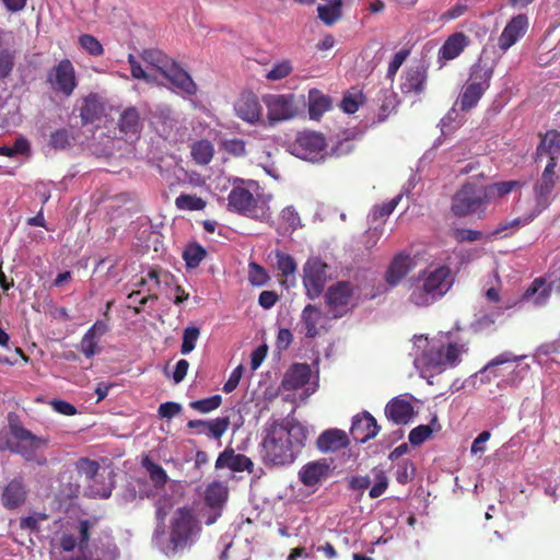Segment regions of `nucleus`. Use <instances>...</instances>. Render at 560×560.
<instances>
[{"mask_svg": "<svg viewBox=\"0 0 560 560\" xmlns=\"http://www.w3.org/2000/svg\"><path fill=\"white\" fill-rule=\"evenodd\" d=\"M308 430L291 419L273 421L264 430L260 456L267 466H285L294 463L305 447Z\"/></svg>", "mask_w": 560, "mask_h": 560, "instance_id": "nucleus-1", "label": "nucleus"}, {"mask_svg": "<svg viewBox=\"0 0 560 560\" xmlns=\"http://www.w3.org/2000/svg\"><path fill=\"white\" fill-rule=\"evenodd\" d=\"M523 185L520 180H504L488 185L466 180L452 197L451 212L456 218L477 215L483 219L491 202L505 197Z\"/></svg>", "mask_w": 560, "mask_h": 560, "instance_id": "nucleus-2", "label": "nucleus"}, {"mask_svg": "<svg viewBox=\"0 0 560 560\" xmlns=\"http://www.w3.org/2000/svg\"><path fill=\"white\" fill-rule=\"evenodd\" d=\"M8 420L11 438L0 435V451H10L22 456L26 462L36 460L38 465H45L47 463L46 458H36V453L48 445L49 439L32 433L13 413L9 415Z\"/></svg>", "mask_w": 560, "mask_h": 560, "instance_id": "nucleus-3", "label": "nucleus"}, {"mask_svg": "<svg viewBox=\"0 0 560 560\" xmlns=\"http://www.w3.org/2000/svg\"><path fill=\"white\" fill-rule=\"evenodd\" d=\"M453 285L452 271L447 266L422 271L412 281L409 301L417 306H429L444 296Z\"/></svg>", "mask_w": 560, "mask_h": 560, "instance_id": "nucleus-4", "label": "nucleus"}, {"mask_svg": "<svg viewBox=\"0 0 560 560\" xmlns=\"http://www.w3.org/2000/svg\"><path fill=\"white\" fill-rule=\"evenodd\" d=\"M493 69L485 63H475L470 69L469 78L463 86L457 104L460 110L468 112L474 108L490 86Z\"/></svg>", "mask_w": 560, "mask_h": 560, "instance_id": "nucleus-5", "label": "nucleus"}, {"mask_svg": "<svg viewBox=\"0 0 560 560\" xmlns=\"http://www.w3.org/2000/svg\"><path fill=\"white\" fill-rule=\"evenodd\" d=\"M228 201L229 209L240 214L260 221L270 218L267 201L255 198L248 189L242 186H235L231 189Z\"/></svg>", "mask_w": 560, "mask_h": 560, "instance_id": "nucleus-6", "label": "nucleus"}, {"mask_svg": "<svg viewBox=\"0 0 560 560\" xmlns=\"http://www.w3.org/2000/svg\"><path fill=\"white\" fill-rule=\"evenodd\" d=\"M556 166L557 161L552 156L545 170L541 173V176L535 182L533 186V195H534V201L535 205L533 209L529 211V213L536 219L540 213H542L546 209L549 208L551 202L555 199L553 190L557 183V175H556Z\"/></svg>", "mask_w": 560, "mask_h": 560, "instance_id": "nucleus-7", "label": "nucleus"}, {"mask_svg": "<svg viewBox=\"0 0 560 560\" xmlns=\"http://www.w3.org/2000/svg\"><path fill=\"white\" fill-rule=\"evenodd\" d=\"M46 83L52 92L70 97L78 88L75 68L68 58L61 59L47 71Z\"/></svg>", "mask_w": 560, "mask_h": 560, "instance_id": "nucleus-8", "label": "nucleus"}, {"mask_svg": "<svg viewBox=\"0 0 560 560\" xmlns=\"http://www.w3.org/2000/svg\"><path fill=\"white\" fill-rule=\"evenodd\" d=\"M353 296L354 285L350 281L341 280L328 287L324 299L331 316L341 318L355 306Z\"/></svg>", "mask_w": 560, "mask_h": 560, "instance_id": "nucleus-9", "label": "nucleus"}, {"mask_svg": "<svg viewBox=\"0 0 560 560\" xmlns=\"http://www.w3.org/2000/svg\"><path fill=\"white\" fill-rule=\"evenodd\" d=\"M326 148V139L322 133L303 131L290 144V152L302 160L315 162L324 159Z\"/></svg>", "mask_w": 560, "mask_h": 560, "instance_id": "nucleus-10", "label": "nucleus"}, {"mask_svg": "<svg viewBox=\"0 0 560 560\" xmlns=\"http://www.w3.org/2000/svg\"><path fill=\"white\" fill-rule=\"evenodd\" d=\"M468 348L466 345L450 342L439 347H431L424 352L425 364L439 372L447 368H455L460 362V355L466 353Z\"/></svg>", "mask_w": 560, "mask_h": 560, "instance_id": "nucleus-11", "label": "nucleus"}, {"mask_svg": "<svg viewBox=\"0 0 560 560\" xmlns=\"http://www.w3.org/2000/svg\"><path fill=\"white\" fill-rule=\"evenodd\" d=\"M327 264L318 257H311L303 267V285L311 300L319 298L327 282Z\"/></svg>", "mask_w": 560, "mask_h": 560, "instance_id": "nucleus-12", "label": "nucleus"}, {"mask_svg": "<svg viewBox=\"0 0 560 560\" xmlns=\"http://www.w3.org/2000/svg\"><path fill=\"white\" fill-rule=\"evenodd\" d=\"M197 527L191 509H177L172 518L170 533V541L174 548L186 547Z\"/></svg>", "mask_w": 560, "mask_h": 560, "instance_id": "nucleus-13", "label": "nucleus"}, {"mask_svg": "<svg viewBox=\"0 0 560 560\" xmlns=\"http://www.w3.org/2000/svg\"><path fill=\"white\" fill-rule=\"evenodd\" d=\"M269 125L295 117L299 108L293 94H271L264 98Z\"/></svg>", "mask_w": 560, "mask_h": 560, "instance_id": "nucleus-14", "label": "nucleus"}, {"mask_svg": "<svg viewBox=\"0 0 560 560\" xmlns=\"http://www.w3.org/2000/svg\"><path fill=\"white\" fill-rule=\"evenodd\" d=\"M381 431L376 419L369 412L362 411L353 417L350 434L357 443H366Z\"/></svg>", "mask_w": 560, "mask_h": 560, "instance_id": "nucleus-15", "label": "nucleus"}, {"mask_svg": "<svg viewBox=\"0 0 560 560\" xmlns=\"http://www.w3.org/2000/svg\"><path fill=\"white\" fill-rule=\"evenodd\" d=\"M400 80L399 88L402 94H421L428 80V67L423 63L408 67Z\"/></svg>", "mask_w": 560, "mask_h": 560, "instance_id": "nucleus-16", "label": "nucleus"}, {"mask_svg": "<svg viewBox=\"0 0 560 560\" xmlns=\"http://www.w3.org/2000/svg\"><path fill=\"white\" fill-rule=\"evenodd\" d=\"M109 330V326L106 320H96L81 338L78 349L84 354L85 358L91 359L96 354L101 353L102 348L100 347L101 338Z\"/></svg>", "mask_w": 560, "mask_h": 560, "instance_id": "nucleus-17", "label": "nucleus"}, {"mask_svg": "<svg viewBox=\"0 0 560 560\" xmlns=\"http://www.w3.org/2000/svg\"><path fill=\"white\" fill-rule=\"evenodd\" d=\"M528 30V18L525 14L513 16L503 28L498 45L503 51L511 48Z\"/></svg>", "mask_w": 560, "mask_h": 560, "instance_id": "nucleus-18", "label": "nucleus"}, {"mask_svg": "<svg viewBox=\"0 0 560 560\" xmlns=\"http://www.w3.org/2000/svg\"><path fill=\"white\" fill-rule=\"evenodd\" d=\"M173 86L182 94L192 96L197 93V84L190 77V74L184 70L176 61H172L171 65L162 73Z\"/></svg>", "mask_w": 560, "mask_h": 560, "instance_id": "nucleus-19", "label": "nucleus"}, {"mask_svg": "<svg viewBox=\"0 0 560 560\" xmlns=\"http://www.w3.org/2000/svg\"><path fill=\"white\" fill-rule=\"evenodd\" d=\"M235 112L242 120L255 124L260 121L262 107L257 95L252 92L243 93L235 104Z\"/></svg>", "mask_w": 560, "mask_h": 560, "instance_id": "nucleus-20", "label": "nucleus"}, {"mask_svg": "<svg viewBox=\"0 0 560 560\" xmlns=\"http://www.w3.org/2000/svg\"><path fill=\"white\" fill-rule=\"evenodd\" d=\"M386 418L397 425H405L415 416V409L410 401L400 396L390 399L385 406Z\"/></svg>", "mask_w": 560, "mask_h": 560, "instance_id": "nucleus-21", "label": "nucleus"}, {"mask_svg": "<svg viewBox=\"0 0 560 560\" xmlns=\"http://www.w3.org/2000/svg\"><path fill=\"white\" fill-rule=\"evenodd\" d=\"M330 467L326 459L313 460L299 470V479L306 487H314L329 476Z\"/></svg>", "mask_w": 560, "mask_h": 560, "instance_id": "nucleus-22", "label": "nucleus"}, {"mask_svg": "<svg viewBox=\"0 0 560 560\" xmlns=\"http://www.w3.org/2000/svg\"><path fill=\"white\" fill-rule=\"evenodd\" d=\"M27 497V488L23 477H15L3 488L1 502L8 510L21 506Z\"/></svg>", "mask_w": 560, "mask_h": 560, "instance_id": "nucleus-23", "label": "nucleus"}, {"mask_svg": "<svg viewBox=\"0 0 560 560\" xmlns=\"http://www.w3.org/2000/svg\"><path fill=\"white\" fill-rule=\"evenodd\" d=\"M413 259L407 253H399L392 259L386 272L385 281L390 285H397L412 269Z\"/></svg>", "mask_w": 560, "mask_h": 560, "instance_id": "nucleus-24", "label": "nucleus"}, {"mask_svg": "<svg viewBox=\"0 0 560 560\" xmlns=\"http://www.w3.org/2000/svg\"><path fill=\"white\" fill-rule=\"evenodd\" d=\"M469 43L470 40L468 36L463 32H456L450 35L438 52V59L441 62V66H443L445 61L457 58Z\"/></svg>", "mask_w": 560, "mask_h": 560, "instance_id": "nucleus-25", "label": "nucleus"}, {"mask_svg": "<svg viewBox=\"0 0 560 560\" xmlns=\"http://www.w3.org/2000/svg\"><path fill=\"white\" fill-rule=\"evenodd\" d=\"M350 444L348 434L340 429H328L322 432L316 446L322 453H331L346 448Z\"/></svg>", "mask_w": 560, "mask_h": 560, "instance_id": "nucleus-26", "label": "nucleus"}, {"mask_svg": "<svg viewBox=\"0 0 560 560\" xmlns=\"http://www.w3.org/2000/svg\"><path fill=\"white\" fill-rule=\"evenodd\" d=\"M312 371L307 363H293L284 373L281 387L284 390H296L308 383Z\"/></svg>", "mask_w": 560, "mask_h": 560, "instance_id": "nucleus-27", "label": "nucleus"}, {"mask_svg": "<svg viewBox=\"0 0 560 560\" xmlns=\"http://www.w3.org/2000/svg\"><path fill=\"white\" fill-rule=\"evenodd\" d=\"M119 132L126 138H138L142 128V120L136 107H128L121 112L117 122Z\"/></svg>", "mask_w": 560, "mask_h": 560, "instance_id": "nucleus-28", "label": "nucleus"}, {"mask_svg": "<svg viewBox=\"0 0 560 560\" xmlns=\"http://www.w3.org/2000/svg\"><path fill=\"white\" fill-rule=\"evenodd\" d=\"M253 462L243 454H235L233 450L223 451L215 460V468H230L233 471H252Z\"/></svg>", "mask_w": 560, "mask_h": 560, "instance_id": "nucleus-29", "label": "nucleus"}, {"mask_svg": "<svg viewBox=\"0 0 560 560\" xmlns=\"http://www.w3.org/2000/svg\"><path fill=\"white\" fill-rule=\"evenodd\" d=\"M229 417H219L213 420L195 419L187 422L189 429H197L199 425H207V434L210 438L220 440L230 427Z\"/></svg>", "mask_w": 560, "mask_h": 560, "instance_id": "nucleus-30", "label": "nucleus"}, {"mask_svg": "<svg viewBox=\"0 0 560 560\" xmlns=\"http://www.w3.org/2000/svg\"><path fill=\"white\" fill-rule=\"evenodd\" d=\"M104 112V106L96 94H89L84 97L80 108V118L83 125L98 120Z\"/></svg>", "mask_w": 560, "mask_h": 560, "instance_id": "nucleus-31", "label": "nucleus"}, {"mask_svg": "<svg viewBox=\"0 0 560 560\" xmlns=\"http://www.w3.org/2000/svg\"><path fill=\"white\" fill-rule=\"evenodd\" d=\"M331 108V100L317 89L308 91V115L311 119H319Z\"/></svg>", "mask_w": 560, "mask_h": 560, "instance_id": "nucleus-32", "label": "nucleus"}, {"mask_svg": "<svg viewBox=\"0 0 560 560\" xmlns=\"http://www.w3.org/2000/svg\"><path fill=\"white\" fill-rule=\"evenodd\" d=\"M551 294V287L545 279L536 278L524 293L525 300H533L535 305L544 304Z\"/></svg>", "mask_w": 560, "mask_h": 560, "instance_id": "nucleus-33", "label": "nucleus"}, {"mask_svg": "<svg viewBox=\"0 0 560 560\" xmlns=\"http://www.w3.org/2000/svg\"><path fill=\"white\" fill-rule=\"evenodd\" d=\"M434 430H440V424L438 423V417L433 416L430 421V424H420L413 428L408 435L409 443L412 446H419L424 441H427Z\"/></svg>", "mask_w": 560, "mask_h": 560, "instance_id": "nucleus-34", "label": "nucleus"}, {"mask_svg": "<svg viewBox=\"0 0 560 560\" xmlns=\"http://www.w3.org/2000/svg\"><path fill=\"white\" fill-rule=\"evenodd\" d=\"M320 311L312 304H307L302 311V323L305 326L307 338H315L318 335L317 324L320 318Z\"/></svg>", "mask_w": 560, "mask_h": 560, "instance_id": "nucleus-35", "label": "nucleus"}, {"mask_svg": "<svg viewBox=\"0 0 560 560\" xmlns=\"http://www.w3.org/2000/svg\"><path fill=\"white\" fill-rule=\"evenodd\" d=\"M534 220L535 218L528 212L520 218L502 221L488 237H506L509 236V234L505 233L508 230H517L521 226L529 224Z\"/></svg>", "mask_w": 560, "mask_h": 560, "instance_id": "nucleus-36", "label": "nucleus"}, {"mask_svg": "<svg viewBox=\"0 0 560 560\" xmlns=\"http://www.w3.org/2000/svg\"><path fill=\"white\" fill-rule=\"evenodd\" d=\"M214 154L213 144L209 140H199L191 145V156L199 165H207Z\"/></svg>", "mask_w": 560, "mask_h": 560, "instance_id": "nucleus-37", "label": "nucleus"}, {"mask_svg": "<svg viewBox=\"0 0 560 560\" xmlns=\"http://www.w3.org/2000/svg\"><path fill=\"white\" fill-rule=\"evenodd\" d=\"M183 259L188 269L197 268L207 256V250L199 243H189L184 252Z\"/></svg>", "mask_w": 560, "mask_h": 560, "instance_id": "nucleus-38", "label": "nucleus"}, {"mask_svg": "<svg viewBox=\"0 0 560 560\" xmlns=\"http://www.w3.org/2000/svg\"><path fill=\"white\" fill-rule=\"evenodd\" d=\"M140 56L145 63L154 67L161 74L173 61L162 50L154 48L144 49Z\"/></svg>", "mask_w": 560, "mask_h": 560, "instance_id": "nucleus-39", "label": "nucleus"}, {"mask_svg": "<svg viewBox=\"0 0 560 560\" xmlns=\"http://www.w3.org/2000/svg\"><path fill=\"white\" fill-rule=\"evenodd\" d=\"M301 225V218L293 206H288L281 211L279 225L281 234L293 232Z\"/></svg>", "mask_w": 560, "mask_h": 560, "instance_id": "nucleus-40", "label": "nucleus"}, {"mask_svg": "<svg viewBox=\"0 0 560 560\" xmlns=\"http://www.w3.org/2000/svg\"><path fill=\"white\" fill-rule=\"evenodd\" d=\"M142 466L149 472L150 479L156 489H161L166 485L168 477L161 465L145 457L142 459Z\"/></svg>", "mask_w": 560, "mask_h": 560, "instance_id": "nucleus-41", "label": "nucleus"}, {"mask_svg": "<svg viewBox=\"0 0 560 560\" xmlns=\"http://www.w3.org/2000/svg\"><path fill=\"white\" fill-rule=\"evenodd\" d=\"M318 18L326 24H335L341 16V1L335 0L332 2L318 5Z\"/></svg>", "mask_w": 560, "mask_h": 560, "instance_id": "nucleus-42", "label": "nucleus"}, {"mask_svg": "<svg viewBox=\"0 0 560 560\" xmlns=\"http://www.w3.org/2000/svg\"><path fill=\"white\" fill-rule=\"evenodd\" d=\"M525 355H515L514 353L510 351L502 352L494 357L492 360H490L480 371V374L489 373L492 374V377H497L498 374L493 371L495 366L510 363V362H517L522 359H524Z\"/></svg>", "mask_w": 560, "mask_h": 560, "instance_id": "nucleus-43", "label": "nucleus"}, {"mask_svg": "<svg viewBox=\"0 0 560 560\" xmlns=\"http://www.w3.org/2000/svg\"><path fill=\"white\" fill-rule=\"evenodd\" d=\"M205 500L210 508H219L226 500V489L220 482H213L208 486Z\"/></svg>", "mask_w": 560, "mask_h": 560, "instance_id": "nucleus-44", "label": "nucleus"}, {"mask_svg": "<svg viewBox=\"0 0 560 560\" xmlns=\"http://www.w3.org/2000/svg\"><path fill=\"white\" fill-rule=\"evenodd\" d=\"M220 150L234 156L243 158L246 155V142L240 138H224L219 143Z\"/></svg>", "mask_w": 560, "mask_h": 560, "instance_id": "nucleus-45", "label": "nucleus"}, {"mask_svg": "<svg viewBox=\"0 0 560 560\" xmlns=\"http://www.w3.org/2000/svg\"><path fill=\"white\" fill-rule=\"evenodd\" d=\"M560 152V140L556 133H547L537 148V155H548L549 160Z\"/></svg>", "mask_w": 560, "mask_h": 560, "instance_id": "nucleus-46", "label": "nucleus"}, {"mask_svg": "<svg viewBox=\"0 0 560 560\" xmlns=\"http://www.w3.org/2000/svg\"><path fill=\"white\" fill-rule=\"evenodd\" d=\"M75 468L81 477H84L86 482L94 480L98 474L100 465L96 460L81 457L75 463Z\"/></svg>", "mask_w": 560, "mask_h": 560, "instance_id": "nucleus-47", "label": "nucleus"}, {"mask_svg": "<svg viewBox=\"0 0 560 560\" xmlns=\"http://www.w3.org/2000/svg\"><path fill=\"white\" fill-rule=\"evenodd\" d=\"M175 206L179 210L196 211L206 207V201L196 195L180 194L175 199Z\"/></svg>", "mask_w": 560, "mask_h": 560, "instance_id": "nucleus-48", "label": "nucleus"}, {"mask_svg": "<svg viewBox=\"0 0 560 560\" xmlns=\"http://www.w3.org/2000/svg\"><path fill=\"white\" fill-rule=\"evenodd\" d=\"M222 404V396L217 394L203 399L189 402V407L200 413H208L218 409Z\"/></svg>", "mask_w": 560, "mask_h": 560, "instance_id": "nucleus-49", "label": "nucleus"}, {"mask_svg": "<svg viewBox=\"0 0 560 560\" xmlns=\"http://www.w3.org/2000/svg\"><path fill=\"white\" fill-rule=\"evenodd\" d=\"M275 256L277 258V268L281 272L282 277L287 278L295 273L298 266L291 255L278 249L275 252Z\"/></svg>", "mask_w": 560, "mask_h": 560, "instance_id": "nucleus-50", "label": "nucleus"}, {"mask_svg": "<svg viewBox=\"0 0 560 560\" xmlns=\"http://www.w3.org/2000/svg\"><path fill=\"white\" fill-rule=\"evenodd\" d=\"M270 280L267 270L255 261L248 264V281L252 285L262 287Z\"/></svg>", "mask_w": 560, "mask_h": 560, "instance_id": "nucleus-51", "label": "nucleus"}, {"mask_svg": "<svg viewBox=\"0 0 560 560\" xmlns=\"http://www.w3.org/2000/svg\"><path fill=\"white\" fill-rule=\"evenodd\" d=\"M199 336L200 329L196 326H188L184 329L183 342L180 346L182 354H188L195 349Z\"/></svg>", "mask_w": 560, "mask_h": 560, "instance_id": "nucleus-52", "label": "nucleus"}, {"mask_svg": "<svg viewBox=\"0 0 560 560\" xmlns=\"http://www.w3.org/2000/svg\"><path fill=\"white\" fill-rule=\"evenodd\" d=\"M79 45L91 56L98 57L104 54V48L100 40L90 34H83L79 37Z\"/></svg>", "mask_w": 560, "mask_h": 560, "instance_id": "nucleus-53", "label": "nucleus"}, {"mask_svg": "<svg viewBox=\"0 0 560 560\" xmlns=\"http://www.w3.org/2000/svg\"><path fill=\"white\" fill-rule=\"evenodd\" d=\"M15 65V54L10 49H0V80L7 79L12 73Z\"/></svg>", "mask_w": 560, "mask_h": 560, "instance_id": "nucleus-54", "label": "nucleus"}, {"mask_svg": "<svg viewBox=\"0 0 560 560\" xmlns=\"http://www.w3.org/2000/svg\"><path fill=\"white\" fill-rule=\"evenodd\" d=\"M364 96L361 92L348 93L343 96L340 107L347 114H354L363 104Z\"/></svg>", "mask_w": 560, "mask_h": 560, "instance_id": "nucleus-55", "label": "nucleus"}, {"mask_svg": "<svg viewBox=\"0 0 560 560\" xmlns=\"http://www.w3.org/2000/svg\"><path fill=\"white\" fill-rule=\"evenodd\" d=\"M415 471H416V468H415L413 463L409 459H404L397 466V471H396L397 482L400 485L408 483L410 480H412V478L415 476Z\"/></svg>", "mask_w": 560, "mask_h": 560, "instance_id": "nucleus-56", "label": "nucleus"}, {"mask_svg": "<svg viewBox=\"0 0 560 560\" xmlns=\"http://www.w3.org/2000/svg\"><path fill=\"white\" fill-rule=\"evenodd\" d=\"M147 278L154 281L156 285L164 283L166 287H171L175 282V277L170 271L159 267L151 268Z\"/></svg>", "mask_w": 560, "mask_h": 560, "instance_id": "nucleus-57", "label": "nucleus"}, {"mask_svg": "<svg viewBox=\"0 0 560 560\" xmlns=\"http://www.w3.org/2000/svg\"><path fill=\"white\" fill-rule=\"evenodd\" d=\"M400 200L401 196L398 195L395 198L390 199L389 201L384 202L383 205L375 206L372 211L373 219L380 220L390 215L395 208L398 206Z\"/></svg>", "mask_w": 560, "mask_h": 560, "instance_id": "nucleus-58", "label": "nucleus"}, {"mask_svg": "<svg viewBox=\"0 0 560 560\" xmlns=\"http://www.w3.org/2000/svg\"><path fill=\"white\" fill-rule=\"evenodd\" d=\"M410 55V49H400L397 51L393 59L390 60L388 68H387V79L393 80L395 75L397 74L399 68L401 65L406 61L408 56Z\"/></svg>", "mask_w": 560, "mask_h": 560, "instance_id": "nucleus-59", "label": "nucleus"}, {"mask_svg": "<svg viewBox=\"0 0 560 560\" xmlns=\"http://www.w3.org/2000/svg\"><path fill=\"white\" fill-rule=\"evenodd\" d=\"M388 488V479L383 470L375 474V483L370 489L369 495L371 499L380 498Z\"/></svg>", "mask_w": 560, "mask_h": 560, "instance_id": "nucleus-60", "label": "nucleus"}, {"mask_svg": "<svg viewBox=\"0 0 560 560\" xmlns=\"http://www.w3.org/2000/svg\"><path fill=\"white\" fill-rule=\"evenodd\" d=\"M292 72V66L290 61H282L276 63L270 71H268L266 78L271 81L281 80L287 78Z\"/></svg>", "mask_w": 560, "mask_h": 560, "instance_id": "nucleus-61", "label": "nucleus"}, {"mask_svg": "<svg viewBox=\"0 0 560 560\" xmlns=\"http://www.w3.org/2000/svg\"><path fill=\"white\" fill-rule=\"evenodd\" d=\"M482 232L471 229H456L454 231V238L459 242H476L481 240Z\"/></svg>", "mask_w": 560, "mask_h": 560, "instance_id": "nucleus-62", "label": "nucleus"}, {"mask_svg": "<svg viewBox=\"0 0 560 560\" xmlns=\"http://www.w3.org/2000/svg\"><path fill=\"white\" fill-rule=\"evenodd\" d=\"M182 411V405L175 401H166L160 405L158 413L163 419H172L179 415Z\"/></svg>", "mask_w": 560, "mask_h": 560, "instance_id": "nucleus-63", "label": "nucleus"}, {"mask_svg": "<svg viewBox=\"0 0 560 560\" xmlns=\"http://www.w3.org/2000/svg\"><path fill=\"white\" fill-rule=\"evenodd\" d=\"M384 229L382 226H375L369 229L363 234V245L366 249H372L377 242L380 241L381 236L383 235Z\"/></svg>", "mask_w": 560, "mask_h": 560, "instance_id": "nucleus-64", "label": "nucleus"}]
</instances>
